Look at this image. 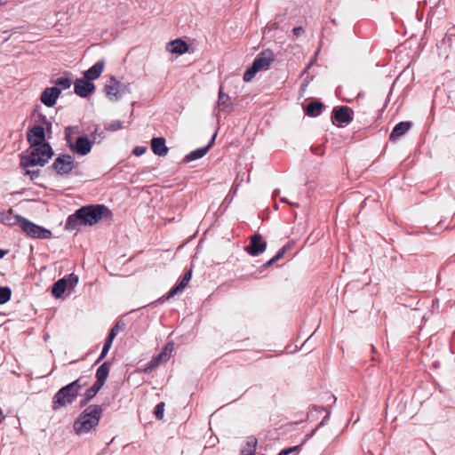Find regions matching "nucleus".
Returning <instances> with one entry per match:
<instances>
[{"mask_svg":"<svg viewBox=\"0 0 455 455\" xmlns=\"http://www.w3.org/2000/svg\"><path fill=\"white\" fill-rule=\"evenodd\" d=\"M27 140L29 148L20 154V167L44 166L54 156V151L46 141V132L42 125L28 129Z\"/></svg>","mask_w":455,"mask_h":455,"instance_id":"1","label":"nucleus"},{"mask_svg":"<svg viewBox=\"0 0 455 455\" xmlns=\"http://www.w3.org/2000/svg\"><path fill=\"white\" fill-rule=\"evenodd\" d=\"M112 218L111 211L104 204H88L80 207L69 215L65 223V229H78L80 226H93L102 219Z\"/></svg>","mask_w":455,"mask_h":455,"instance_id":"2","label":"nucleus"},{"mask_svg":"<svg viewBox=\"0 0 455 455\" xmlns=\"http://www.w3.org/2000/svg\"><path fill=\"white\" fill-rule=\"evenodd\" d=\"M102 413V405L92 404L87 406L74 421L73 428L75 433L81 435L96 431Z\"/></svg>","mask_w":455,"mask_h":455,"instance_id":"3","label":"nucleus"},{"mask_svg":"<svg viewBox=\"0 0 455 455\" xmlns=\"http://www.w3.org/2000/svg\"><path fill=\"white\" fill-rule=\"evenodd\" d=\"M19 227L28 236L34 239H50L52 235L51 230L28 220L25 217L19 218Z\"/></svg>","mask_w":455,"mask_h":455,"instance_id":"4","label":"nucleus"},{"mask_svg":"<svg viewBox=\"0 0 455 455\" xmlns=\"http://www.w3.org/2000/svg\"><path fill=\"white\" fill-rule=\"evenodd\" d=\"M76 164L72 156L68 154H60L53 161L52 164L48 167V170L54 172V173L60 177L68 176L73 172Z\"/></svg>","mask_w":455,"mask_h":455,"instance_id":"5","label":"nucleus"},{"mask_svg":"<svg viewBox=\"0 0 455 455\" xmlns=\"http://www.w3.org/2000/svg\"><path fill=\"white\" fill-rule=\"evenodd\" d=\"M98 134V129H95L94 132L92 133V140H90L86 136H79L76 139V141L75 144L70 143L69 140V134H67V140L69 144L70 149L80 155V156H86L89 154L92 150V145L95 143L96 140V135Z\"/></svg>","mask_w":455,"mask_h":455,"instance_id":"6","label":"nucleus"},{"mask_svg":"<svg viewBox=\"0 0 455 455\" xmlns=\"http://www.w3.org/2000/svg\"><path fill=\"white\" fill-rule=\"evenodd\" d=\"M77 398L73 389L66 385L62 387L52 397V410L57 411L67 404L72 403Z\"/></svg>","mask_w":455,"mask_h":455,"instance_id":"7","label":"nucleus"},{"mask_svg":"<svg viewBox=\"0 0 455 455\" xmlns=\"http://www.w3.org/2000/svg\"><path fill=\"white\" fill-rule=\"evenodd\" d=\"M95 89V84L84 77L77 78L74 82V92L81 98H87L90 94L94 92Z\"/></svg>","mask_w":455,"mask_h":455,"instance_id":"8","label":"nucleus"},{"mask_svg":"<svg viewBox=\"0 0 455 455\" xmlns=\"http://www.w3.org/2000/svg\"><path fill=\"white\" fill-rule=\"evenodd\" d=\"M61 94V89L57 86L45 88L40 96V101L48 108L55 106L57 100Z\"/></svg>","mask_w":455,"mask_h":455,"instance_id":"9","label":"nucleus"},{"mask_svg":"<svg viewBox=\"0 0 455 455\" xmlns=\"http://www.w3.org/2000/svg\"><path fill=\"white\" fill-rule=\"evenodd\" d=\"M353 110L347 106H339L333 108L331 118L339 123L348 124L353 120Z\"/></svg>","mask_w":455,"mask_h":455,"instance_id":"10","label":"nucleus"},{"mask_svg":"<svg viewBox=\"0 0 455 455\" xmlns=\"http://www.w3.org/2000/svg\"><path fill=\"white\" fill-rule=\"evenodd\" d=\"M275 60V55L269 49L262 51L258 54V71L267 70Z\"/></svg>","mask_w":455,"mask_h":455,"instance_id":"11","label":"nucleus"},{"mask_svg":"<svg viewBox=\"0 0 455 455\" xmlns=\"http://www.w3.org/2000/svg\"><path fill=\"white\" fill-rule=\"evenodd\" d=\"M105 64L104 60L97 61L93 66L84 72V78L91 82L96 80L103 72Z\"/></svg>","mask_w":455,"mask_h":455,"instance_id":"12","label":"nucleus"},{"mask_svg":"<svg viewBox=\"0 0 455 455\" xmlns=\"http://www.w3.org/2000/svg\"><path fill=\"white\" fill-rule=\"evenodd\" d=\"M412 127V123L410 121H403L398 123L393 128L391 133L389 134V140L395 141L400 137L404 135Z\"/></svg>","mask_w":455,"mask_h":455,"instance_id":"13","label":"nucleus"},{"mask_svg":"<svg viewBox=\"0 0 455 455\" xmlns=\"http://www.w3.org/2000/svg\"><path fill=\"white\" fill-rule=\"evenodd\" d=\"M151 149L155 155L159 156H165L169 151V148L165 145V139L164 137L153 138L151 140Z\"/></svg>","mask_w":455,"mask_h":455,"instance_id":"14","label":"nucleus"},{"mask_svg":"<svg viewBox=\"0 0 455 455\" xmlns=\"http://www.w3.org/2000/svg\"><path fill=\"white\" fill-rule=\"evenodd\" d=\"M111 363L107 361L104 362L96 371V381L94 384L102 387L109 374V366Z\"/></svg>","mask_w":455,"mask_h":455,"instance_id":"15","label":"nucleus"},{"mask_svg":"<svg viewBox=\"0 0 455 455\" xmlns=\"http://www.w3.org/2000/svg\"><path fill=\"white\" fill-rule=\"evenodd\" d=\"M19 218H22L20 215H13L12 209L8 211H0V223L7 226H19Z\"/></svg>","mask_w":455,"mask_h":455,"instance_id":"16","label":"nucleus"},{"mask_svg":"<svg viewBox=\"0 0 455 455\" xmlns=\"http://www.w3.org/2000/svg\"><path fill=\"white\" fill-rule=\"evenodd\" d=\"M116 87V77L112 76L109 79V84H107L104 87V92L110 100H118L120 99V95H118L119 89Z\"/></svg>","mask_w":455,"mask_h":455,"instance_id":"17","label":"nucleus"},{"mask_svg":"<svg viewBox=\"0 0 455 455\" xmlns=\"http://www.w3.org/2000/svg\"><path fill=\"white\" fill-rule=\"evenodd\" d=\"M323 107L324 106L321 101L313 100L306 106L305 113L308 116L315 117V116H318L322 113Z\"/></svg>","mask_w":455,"mask_h":455,"instance_id":"18","label":"nucleus"},{"mask_svg":"<svg viewBox=\"0 0 455 455\" xmlns=\"http://www.w3.org/2000/svg\"><path fill=\"white\" fill-rule=\"evenodd\" d=\"M68 289V282L66 278H60L55 282L52 287V294L59 299L61 298L65 291Z\"/></svg>","mask_w":455,"mask_h":455,"instance_id":"19","label":"nucleus"},{"mask_svg":"<svg viewBox=\"0 0 455 455\" xmlns=\"http://www.w3.org/2000/svg\"><path fill=\"white\" fill-rule=\"evenodd\" d=\"M170 52L176 54H183L188 51V44L182 39H175L170 43Z\"/></svg>","mask_w":455,"mask_h":455,"instance_id":"20","label":"nucleus"},{"mask_svg":"<svg viewBox=\"0 0 455 455\" xmlns=\"http://www.w3.org/2000/svg\"><path fill=\"white\" fill-rule=\"evenodd\" d=\"M185 280L181 279L175 286H173L167 293H165L160 299L162 301L170 299L179 292L182 291L188 285Z\"/></svg>","mask_w":455,"mask_h":455,"instance_id":"21","label":"nucleus"},{"mask_svg":"<svg viewBox=\"0 0 455 455\" xmlns=\"http://www.w3.org/2000/svg\"><path fill=\"white\" fill-rule=\"evenodd\" d=\"M100 386L93 384L90 388H88L84 394L83 399L80 401V406H85L101 389Z\"/></svg>","mask_w":455,"mask_h":455,"instance_id":"22","label":"nucleus"},{"mask_svg":"<svg viewBox=\"0 0 455 455\" xmlns=\"http://www.w3.org/2000/svg\"><path fill=\"white\" fill-rule=\"evenodd\" d=\"M291 248V245L290 243H287L285 244L284 246H283L279 251L272 258L270 259L269 260H267V262H265L264 264H262L259 267V269H258V272H261L262 269H264L265 267H269L271 266L272 264H274L275 262H276L278 259H280L283 254Z\"/></svg>","mask_w":455,"mask_h":455,"instance_id":"23","label":"nucleus"},{"mask_svg":"<svg viewBox=\"0 0 455 455\" xmlns=\"http://www.w3.org/2000/svg\"><path fill=\"white\" fill-rule=\"evenodd\" d=\"M207 153H208L207 148H204V147L196 148V149L191 151L190 153H188L184 157V162L188 163V162H192V161L200 159L203 156H204Z\"/></svg>","mask_w":455,"mask_h":455,"instance_id":"24","label":"nucleus"},{"mask_svg":"<svg viewBox=\"0 0 455 455\" xmlns=\"http://www.w3.org/2000/svg\"><path fill=\"white\" fill-rule=\"evenodd\" d=\"M256 437L251 436L246 442V446L242 449L240 455H255Z\"/></svg>","mask_w":455,"mask_h":455,"instance_id":"25","label":"nucleus"},{"mask_svg":"<svg viewBox=\"0 0 455 455\" xmlns=\"http://www.w3.org/2000/svg\"><path fill=\"white\" fill-rule=\"evenodd\" d=\"M87 385V382L85 380V377L81 376L73 382L68 384V386L70 387V389H73L74 392L78 395L80 393V390Z\"/></svg>","mask_w":455,"mask_h":455,"instance_id":"26","label":"nucleus"},{"mask_svg":"<svg viewBox=\"0 0 455 455\" xmlns=\"http://www.w3.org/2000/svg\"><path fill=\"white\" fill-rule=\"evenodd\" d=\"M12 297V290L8 286H0V305L7 303Z\"/></svg>","mask_w":455,"mask_h":455,"instance_id":"27","label":"nucleus"},{"mask_svg":"<svg viewBox=\"0 0 455 455\" xmlns=\"http://www.w3.org/2000/svg\"><path fill=\"white\" fill-rule=\"evenodd\" d=\"M255 76H256V59L251 62L250 67L245 71V73L243 75V81L251 82Z\"/></svg>","mask_w":455,"mask_h":455,"instance_id":"28","label":"nucleus"},{"mask_svg":"<svg viewBox=\"0 0 455 455\" xmlns=\"http://www.w3.org/2000/svg\"><path fill=\"white\" fill-rule=\"evenodd\" d=\"M54 84L57 86H60L62 89L66 90V89H68L71 86L72 81L68 77L61 76V77L57 78L54 81Z\"/></svg>","mask_w":455,"mask_h":455,"instance_id":"29","label":"nucleus"},{"mask_svg":"<svg viewBox=\"0 0 455 455\" xmlns=\"http://www.w3.org/2000/svg\"><path fill=\"white\" fill-rule=\"evenodd\" d=\"M245 251L251 256H256V233L250 236V244L245 247Z\"/></svg>","mask_w":455,"mask_h":455,"instance_id":"30","label":"nucleus"},{"mask_svg":"<svg viewBox=\"0 0 455 455\" xmlns=\"http://www.w3.org/2000/svg\"><path fill=\"white\" fill-rule=\"evenodd\" d=\"M230 98L228 94L224 93L221 90L219 92L218 105L220 107L228 108L230 106Z\"/></svg>","mask_w":455,"mask_h":455,"instance_id":"31","label":"nucleus"},{"mask_svg":"<svg viewBox=\"0 0 455 455\" xmlns=\"http://www.w3.org/2000/svg\"><path fill=\"white\" fill-rule=\"evenodd\" d=\"M21 168L25 170L24 175L28 176L32 181L36 180L41 174V171L39 169L34 170V169H30L31 167H21Z\"/></svg>","mask_w":455,"mask_h":455,"instance_id":"32","label":"nucleus"},{"mask_svg":"<svg viewBox=\"0 0 455 455\" xmlns=\"http://www.w3.org/2000/svg\"><path fill=\"white\" fill-rule=\"evenodd\" d=\"M243 180H246V182L250 181L249 171L238 172L235 180L236 187H239Z\"/></svg>","mask_w":455,"mask_h":455,"instance_id":"33","label":"nucleus"},{"mask_svg":"<svg viewBox=\"0 0 455 455\" xmlns=\"http://www.w3.org/2000/svg\"><path fill=\"white\" fill-rule=\"evenodd\" d=\"M172 350H173V344L168 343L159 354H160V355H162V357H164V360L167 361L171 357Z\"/></svg>","mask_w":455,"mask_h":455,"instance_id":"34","label":"nucleus"},{"mask_svg":"<svg viewBox=\"0 0 455 455\" xmlns=\"http://www.w3.org/2000/svg\"><path fill=\"white\" fill-rule=\"evenodd\" d=\"M164 403L161 402L157 403L154 409V415L157 419H162L164 417Z\"/></svg>","mask_w":455,"mask_h":455,"instance_id":"35","label":"nucleus"},{"mask_svg":"<svg viewBox=\"0 0 455 455\" xmlns=\"http://www.w3.org/2000/svg\"><path fill=\"white\" fill-rule=\"evenodd\" d=\"M64 278L67 279L68 282V289H73L78 283V276L75 274H70Z\"/></svg>","mask_w":455,"mask_h":455,"instance_id":"36","label":"nucleus"},{"mask_svg":"<svg viewBox=\"0 0 455 455\" xmlns=\"http://www.w3.org/2000/svg\"><path fill=\"white\" fill-rule=\"evenodd\" d=\"M116 85L117 86L116 88L119 89L118 95H120V97L123 94L130 92L129 84H124V83L120 82L119 80H117L116 78Z\"/></svg>","mask_w":455,"mask_h":455,"instance_id":"37","label":"nucleus"},{"mask_svg":"<svg viewBox=\"0 0 455 455\" xmlns=\"http://www.w3.org/2000/svg\"><path fill=\"white\" fill-rule=\"evenodd\" d=\"M123 127V123L119 120L112 121L108 126L105 127L107 131L116 132Z\"/></svg>","mask_w":455,"mask_h":455,"instance_id":"38","label":"nucleus"},{"mask_svg":"<svg viewBox=\"0 0 455 455\" xmlns=\"http://www.w3.org/2000/svg\"><path fill=\"white\" fill-rule=\"evenodd\" d=\"M125 328V323L119 320L116 322V323L111 328V330L109 331V333H113L114 332V337L116 336L118 331L120 330H124Z\"/></svg>","mask_w":455,"mask_h":455,"instance_id":"39","label":"nucleus"},{"mask_svg":"<svg viewBox=\"0 0 455 455\" xmlns=\"http://www.w3.org/2000/svg\"><path fill=\"white\" fill-rule=\"evenodd\" d=\"M267 243L262 239L261 235L258 234V255L265 251Z\"/></svg>","mask_w":455,"mask_h":455,"instance_id":"40","label":"nucleus"},{"mask_svg":"<svg viewBox=\"0 0 455 455\" xmlns=\"http://www.w3.org/2000/svg\"><path fill=\"white\" fill-rule=\"evenodd\" d=\"M158 364L156 363V361L152 358L146 365L144 371L147 373L151 372L155 368H156Z\"/></svg>","mask_w":455,"mask_h":455,"instance_id":"41","label":"nucleus"},{"mask_svg":"<svg viewBox=\"0 0 455 455\" xmlns=\"http://www.w3.org/2000/svg\"><path fill=\"white\" fill-rule=\"evenodd\" d=\"M147 151V148L143 146H137L133 148L132 154L136 156H140L145 154Z\"/></svg>","mask_w":455,"mask_h":455,"instance_id":"42","label":"nucleus"},{"mask_svg":"<svg viewBox=\"0 0 455 455\" xmlns=\"http://www.w3.org/2000/svg\"><path fill=\"white\" fill-rule=\"evenodd\" d=\"M110 347H108L107 346H103L102 351L99 356V358L96 360L95 363H99L101 362L108 355Z\"/></svg>","mask_w":455,"mask_h":455,"instance_id":"43","label":"nucleus"},{"mask_svg":"<svg viewBox=\"0 0 455 455\" xmlns=\"http://www.w3.org/2000/svg\"><path fill=\"white\" fill-rule=\"evenodd\" d=\"M299 450V446H293L287 449H284L279 452L278 455H289L290 453Z\"/></svg>","mask_w":455,"mask_h":455,"instance_id":"44","label":"nucleus"},{"mask_svg":"<svg viewBox=\"0 0 455 455\" xmlns=\"http://www.w3.org/2000/svg\"><path fill=\"white\" fill-rule=\"evenodd\" d=\"M233 200V196H230V193H228L227 195V196L225 197V199L223 200L222 204H221V207H224L225 209L228 207V205L231 204Z\"/></svg>","mask_w":455,"mask_h":455,"instance_id":"45","label":"nucleus"},{"mask_svg":"<svg viewBox=\"0 0 455 455\" xmlns=\"http://www.w3.org/2000/svg\"><path fill=\"white\" fill-rule=\"evenodd\" d=\"M114 339H115L114 332L108 333L107 339H105L104 346H107L108 347H111Z\"/></svg>","mask_w":455,"mask_h":455,"instance_id":"46","label":"nucleus"},{"mask_svg":"<svg viewBox=\"0 0 455 455\" xmlns=\"http://www.w3.org/2000/svg\"><path fill=\"white\" fill-rule=\"evenodd\" d=\"M49 120L47 119V117L43 113H38V116H37V119H36L37 123H40L42 124V126H43Z\"/></svg>","mask_w":455,"mask_h":455,"instance_id":"47","label":"nucleus"},{"mask_svg":"<svg viewBox=\"0 0 455 455\" xmlns=\"http://www.w3.org/2000/svg\"><path fill=\"white\" fill-rule=\"evenodd\" d=\"M45 127H44V130L46 132V135H48V137H51V134H52V124L51 121H48L46 124H44Z\"/></svg>","mask_w":455,"mask_h":455,"instance_id":"48","label":"nucleus"},{"mask_svg":"<svg viewBox=\"0 0 455 455\" xmlns=\"http://www.w3.org/2000/svg\"><path fill=\"white\" fill-rule=\"evenodd\" d=\"M216 136H217V133L215 132L212 139L210 140L209 143L204 146V148H207V151H209V149L212 147V145L214 144V141H215V139H216Z\"/></svg>","mask_w":455,"mask_h":455,"instance_id":"49","label":"nucleus"},{"mask_svg":"<svg viewBox=\"0 0 455 455\" xmlns=\"http://www.w3.org/2000/svg\"><path fill=\"white\" fill-rule=\"evenodd\" d=\"M191 276H192V270L189 269L188 271H187L182 279L185 280L187 283H189L190 279H191Z\"/></svg>","mask_w":455,"mask_h":455,"instance_id":"50","label":"nucleus"},{"mask_svg":"<svg viewBox=\"0 0 455 455\" xmlns=\"http://www.w3.org/2000/svg\"><path fill=\"white\" fill-rule=\"evenodd\" d=\"M292 32L296 36H299L304 32V29L301 27H296L292 29Z\"/></svg>","mask_w":455,"mask_h":455,"instance_id":"51","label":"nucleus"},{"mask_svg":"<svg viewBox=\"0 0 455 455\" xmlns=\"http://www.w3.org/2000/svg\"><path fill=\"white\" fill-rule=\"evenodd\" d=\"M152 358L156 361V363L158 365L162 362H166L165 360H164V357H162V355H160V354H158L157 355L153 356Z\"/></svg>","mask_w":455,"mask_h":455,"instance_id":"52","label":"nucleus"},{"mask_svg":"<svg viewBox=\"0 0 455 455\" xmlns=\"http://www.w3.org/2000/svg\"><path fill=\"white\" fill-rule=\"evenodd\" d=\"M41 109H42L41 106H40V105H36V106L35 107V109H34V111H33V115H32V116H36V117H37V116H38V113H42V112H41Z\"/></svg>","mask_w":455,"mask_h":455,"instance_id":"53","label":"nucleus"},{"mask_svg":"<svg viewBox=\"0 0 455 455\" xmlns=\"http://www.w3.org/2000/svg\"><path fill=\"white\" fill-rule=\"evenodd\" d=\"M237 188L238 187H236V184H235V181L234 182V185L232 186L229 193H230V196H232L234 197V196L235 195L236 191H237Z\"/></svg>","mask_w":455,"mask_h":455,"instance_id":"54","label":"nucleus"},{"mask_svg":"<svg viewBox=\"0 0 455 455\" xmlns=\"http://www.w3.org/2000/svg\"><path fill=\"white\" fill-rule=\"evenodd\" d=\"M8 253L7 250L0 249V259Z\"/></svg>","mask_w":455,"mask_h":455,"instance_id":"55","label":"nucleus"},{"mask_svg":"<svg viewBox=\"0 0 455 455\" xmlns=\"http://www.w3.org/2000/svg\"><path fill=\"white\" fill-rule=\"evenodd\" d=\"M451 36H455V26L450 29Z\"/></svg>","mask_w":455,"mask_h":455,"instance_id":"56","label":"nucleus"},{"mask_svg":"<svg viewBox=\"0 0 455 455\" xmlns=\"http://www.w3.org/2000/svg\"><path fill=\"white\" fill-rule=\"evenodd\" d=\"M99 136H100L101 139H103V138H104V133H103V132H100L99 133Z\"/></svg>","mask_w":455,"mask_h":455,"instance_id":"57","label":"nucleus"},{"mask_svg":"<svg viewBox=\"0 0 455 455\" xmlns=\"http://www.w3.org/2000/svg\"><path fill=\"white\" fill-rule=\"evenodd\" d=\"M318 151H321V148L315 149V153L317 154Z\"/></svg>","mask_w":455,"mask_h":455,"instance_id":"58","label":"nucleus"},{"mask_svg":"<svg viewBox=\"0 0 455 455\" xmlns=\"http://www.w3.org/2000/svg\"><path fill=\"white\" fill-rule=\"evenodd\" d=\"M318 151H321V148L315 149V153L317 154Z\"/></svg>","mask_w":455,"mask_h":455,"instance_id":"59","label":"nucleus"},{"mask_svg":"<svg viewBox=\"0 0 455 455\" xmlns=\"http://www.w3.org/2000/svg\"><path fill=\"white\" fill-rule=\"evenodd\" d=\"M317 154H318V155H323V151H321L320 153H319V152H317Z\"/></svg>","mask_w":455,"mask_h":455,"instance_id":"60","label":"nucleus"},{"mask_svg":"<svg viewBox=\"0 0 455 455\" xmlns=\"http://www.w3.org/2000/svg\"><path fill=\"white\" fill-rule=\"evenodd\" d=\"M282 202L287 203V201L284 198L282 199Z\"/></svg>","mask_w":455,"mask_h":455,"instance_id":"61","label":"nucleus"}]
</instances>
